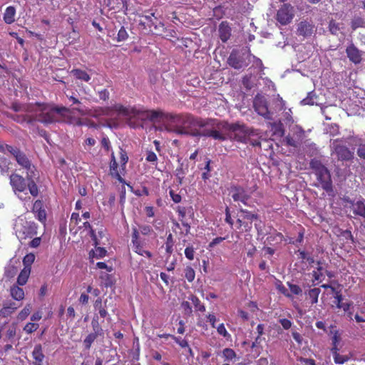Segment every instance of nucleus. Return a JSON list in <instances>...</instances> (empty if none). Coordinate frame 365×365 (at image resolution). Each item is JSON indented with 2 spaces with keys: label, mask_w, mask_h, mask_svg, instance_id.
Returning a JSON list of instances; mask_svg holds the SVG:
<instances>
[{
  "label": "nucleus",
  "mask_w": 365,
  "mask_h": 365,
  "mask_svg": "<svg viewBox=\"0 0 365 365\" xmlns=\"http://www.w3.org/2000/svg\"><path fill=\"white\" fill-rule=\"evenodd\" d=\"M173 125L166 128L168 132L178 135L211 137L210 131L214 130L215 120L195 118L190 115L176 116Z\"/></svg>",
  "instance_id": "f257e3e1"
},
{
  "label": "nucleus",
  "mask_w": 365,
  "mask_h": 365,
  "mask_svg": "<svg viewBox=\"0 0 365 365\" xmlns=\"http://www.w3.org/2000/svg\"><path fill=\"white\" fill-rule=\"evenodd\" d=\"M255 130L248 128L243 125L229 124L215 120L214 130L210 131L211 138L224 141L227 139L245 143L247 141L249 135H254Z\"/></svg>",
  "instance_id": "f03ea898"
},
{
  "label": "nucleus",
  "mask_w": 365,
  "mask_h": 365,
  "mask_svg": "<svg viewBox=\"0 0 365 365\" xmlns=\"http://www.w3.org/2000/svg\"><path fill=\"white\" fill-rule=\"evenodd\" d=\"M36 118L43 123L63 121L70 124L81 125L80 119L72 115V111L66 107L38 106Z\"/></svg>",
  "instance_id": "7ed1b4c3"
},
{
  "label": "nucleus",
  "mask_w": 365,
  "mask_h": 365,
  "mask_svg": "<svg viewBox=\"0 0 365 365\" xmlns=\"http://www.w3.org/2000/svg\"><path fill=\"white\" fill-rule=\"evenodd\" d=\"M113 110L119 115L126 118L127 123L132 128L141 126L146 120L153 121L161 115V113L157 110H145L143 108L125 107L122 105H115Z\"/></svg>",
  "instance_id": "20e7f679"
},
{
  "label": "nucleus",
  "mask_w": 365,
  "mask_h": 365,
  "mask_svg": "<svg viewBox=\"0 0 365 365\" xmlns=\"http://www.w3.org/2000/svg\"><path fill=\"white\" fill-rule=\"evenodd\" d=\"M310 167L314 170L318 185L321 186L324 190L329 191L331 190L332 184L331 175L328 169L319 160L313 159L310 162Z\"/></svg>",
  "instance_id": "39448f33"
},
{
  "label": "nucleus",
  "mask_w": 365,
  "mask_h": 365,
  "mask_svg": "<svg viewBox=\"0 0 365 365\" xmlns=\"http://www.w3.org/2000/svg\"><path fill=\"white\" fill-rule=\"evenodd\" d=\"M0 150L5 152L6 150L14 155L18 164L22 168L27 170V173H34V166H31V162L26 156L17 149H14L8 145H0Z\"/></svg>",
  "instance_id": "423d86ee"
},
{
  "label": "nucleus",
  "mask_w": 365,
  "mask_h": 365,
  "mask_svg": "<svg viewBox=\"0 0 365 365\" xmlns=\"http://www.w3.org/2000/svg\"><path fill=\"white\" fill-rule=\"evenodd\" d=\"M332 153L336 154L339 160H349L353 158V153L339 140H334L330 145Z\"/></svg>",
  "instance_id": "0eeeda50"
},
{
  "label": "nucleus",
  "mask_w": 365,
  "mask_h": 365,
  "mask_svg": "<svg viewBox=\"0 0 365 365\" xmlns=\"http://www.w3.org/2000/svg\"><path fill=\"white\" fill-rule=\"evenodd\" d=\"M10 185L14 193L21 199L24 200L21 193L26 189V180L18 174H12L10 175Z\"/></svg>",
  "instance_id": "6e6552de"
},
{
  "label": "nucleus",
  "mask_w": 365,
  "mask_h": 365,
  "mask_svg": "<svg viewBox=\"0 0 365 365\" xmlns=\"http://www.w3.org/2000/svg\"><path fill=\"white\" fill-rule=\"evenodd\" d=\"M294 9L290 4H284L277 11V20L282 25L291 22L294 17Z\"/></svg>",
  "instance_id": "1a4fd4ad"
},
{
  "label": "nucleus",
  "mask_w": 365,
  "mask_h": 365,
  "mask_svg": "<svg viewBox=\"0 0 365 365\" xmlns=\"http://www.w3.org/2000/svg\"><path fill=\"white\" fill-rule=\"evenodd\" d=\"M254 108L256 112L265 119H272V113L268 110L267 103L264 97L257 96L254 100Z\"/></svg>",
  "instance_id": "9d476101"
},
{
  "label": "nucleus",
  "mask_w": 365,
  "mask_h": 365,
  "mask_svg": "<svg viewBox=\"0 0 365 365\" xmlns=\"http://www.w3.org/2000/svg\"><path fill=\"white\" fill-rule=\"evenodd\" d=\"M230 193L234 201L241 202L245 205H247V200L250 199V195L243 187H234L231 189Z\"/></svg>",
  "instance_id": "9b49d317"
},
{
  "label": "nucleus",
  "mask_w": 365,
  "mask_h": 365,
  "mask_svg": "<svg viewBox=\"0 0 365 365\" xmlns=\"http://www.w3.org/2000/svg\"><path fill=\"white\" fill-rule=\"evenodd\" d=\"M347 56L349 60L354 63H359L361 61V54L360 51L354 46H350L346 48Z\"/></svg>",
  "instance_id": "f8f14e48"
},
{
  "label": "nucleus",
  "mask_w": 365,
  "mask_h": 365,
  "mask_svg": "<svg viewBox=\"0 0 365 365\" xmlns=\"http://www.w3.org/2000/svg\"><path fill=\"white\" fill-rule=\"evenodd\" d=\"M219 35L220 39L223 42H226L230 37L231 29L228 24L226 22H222L219 26Z\"/></svg>",
  "instance_id": "ddd939ff"
},
{
  "label": "nucleus",
  "mask_w": 365,
  "mask_h": 365,
  "mask_svg": "<svg viewBox=\"0 0 365 365\" xmlns=\"http://www.w3.org/2000/svg\"><path fill=\"white\" fill-rule=\"evenodd\" d=\"M313 32V26L307 21H302L298 26L297 33L303 36H311Z\"/></svg>",
  "instance_id": "4468645a"
},
{
  "label": "nucleus",
  "mask_w": 365,
  "mask_h": 365,
  "mask_svg": "<svg viewBox=\"0 0 365 365\" xmlns=\"http://www.w3.org/2000/svg\"><path fill=\"white\" fill-rule=\"evenodd\" d=\"M35 175H36L34 173H27V175H26V179L29 181L28 184H26V187H29V192L34 197H36L38 194V189L37 187V185H36V183L34 182V181L33 180V178H34Z\"/></svg>",
  "instance_id": "2eb2a0df"
},
{
  "label": "nucleus",
  "mask_w": 365,
  "mask_h": 365,
  "mask_svg": "<svg viewBox=\"0 0 365 365\" xmlns=\"http://www.w3.org/2000/svg\"><path fill=\"white\" fill-rule=\"evenodd\" d=\"M32 355L35 360L34 365H41V363L44 359V355L42 352V347L40 344L35 346L32 352Z\"/></svg>",
  "instance_id": "dca6fc26"
},
{
  "label": "nucleus",
  "mask_w": 365,
  "mask_h": 365,
  "mask_svg": "<svg viewBox=\"0 0 365 365\" xmlns=\"http://www.w3.org/2000/svg\"><path fill=\"white\" fill-rule=\"evenodd\" d=\"M149 26L150 27L153 26V28H154L153 33L155 34L159 35V36L163 35L167 31L166 28L165 27L164 24L163 22L158 21L157 19V18H155V21L153 23H151L150 24H149Z\"/></svg>",
  "instance_id": "f3484780"
},
{
  "label": "nucleus",
  "mask_w": 365,
  "mask_h": 365,
  "mask_svg": "<svg viewBox=\"0 0 365 365\" xmlns=\"http://www.w3.org/2000/svg\"><path fill=\"white\" fill-rule=\"evenodd\" d=\"M331 352L333 355V359L335 364H342L348 361L350 357L348 355H342L336 351V349H331Z\"/></svg>",
  "instance_id": "a211bd4d"
},
{
  "label": "nucleus",
  "mask_w": 365,
  "mask_h": 365,
  "mask_svg": "<svg viewBox=\"0 0 365 365\" xmlns=\"http://www.w3.org/2000/svg\"><path fill=\"white\" fill-rule=\"evenodd\" d=\"M15 14H16V9L14 6H8L6 9V11L4 14V21L8 24H10L11 23H13L15 20L14 17H15Z\"/></svg>",
  "instance_id": "6ab92c4d"
},
{
  "label": "nucleus",
  "mask_w": 365,
  "mask_h": 365,
  "mask_svg": "<svg viewBox=\"0 0 365 365\" xmlns=\"http://www.w3.org/2000/svg\"><path fill=\"white\" fill-rule=\"evenodd\" d=\"M31 273V267H24L20 272L17 278V283L23 286L26 284Z\"/></svg>",
  "instance_id": "aec40b11"
},
{
  "label": "nucleus",
  "mask_w": 365,
  "mask_h": 365,
  "mask_svg": "<svg viewBox=\"0 0 365 365\" xmlns=\"http://www.w3.org/2000/svg\"><path fill=\"white\" fill-rule=\"evenodd\" d=\"M240 213L241 214L240 217H242L245 222L247 221V222H248V224H251L252 221L257 220L259 218L257 215L253 214L251 212L242 208L240 209Z\"/></svg>",
  "instance_id": "412c9836"
},
{
  "label": "nucleus",
  "mask_w": 365,
  "mask_h": 365,
  "mask_svg": "<svg viewBox=\"0 0 365 365\" xmlns=\"http://www.w3.org/2000/svg\"><path fill=\"white\" fill-rule=\"evenodd\" d=\"M227 61L230 66L236 69H240L243 67V63L238 59L237 53L234 52L231 53Z\"/></svg>",
  "instance_id": "4be33fe9"
},
{
  "label": "nucleus",
  "mask_w": 365,
  "mask_h": 365,
  "mask_svg": "<svg viewBox=\"0 0 365 365\" xmlns=\"http://www.w3.org/2000/svg\"><path fill=\"white\" fill-rule=\"evenodd\" d=\"M110 173L120 182H123V178H121L118 170V165L116 160H113V162L110 163Z\"/></svg>",
  "instance_id": "5701e85b"
},
{
  "label": "nucleus",
  "mask_w": 365,
  "mask_h": 365,
  "mask_svg": "<svg viewBox=\"0 0 365 365\" xmlns=\"http://www.w3.org/2000/svg\"><path fill=\"white\" fill-rule=\"evenodd\" d=\"M11 295L16 300H22L24 297V292L22 288L13 286L11 288Z\"/></svg>",
  "instance_id": "b1692460"
},
{
  "label": "nucleus",
  "mask_w": 365,
  "mask_h": 365,
  "mask_svg": "<svg viewBox=\"0 0 365 365\" xmlns=\"http://www.w3.org/2000/svg\"><path fill=\"white\" fill-rule=\"evenodd\" d=\"M225 361H232L237 356L235 351L230 348H225L222 352Z\"/></svg>",
  "instance_id": "393cba45"
},
{
  "label": "nucleus",
  "mask_w": 365,
  "mask_h": 365,
  "mask_svg": "<svg viewBox=\"0 0 365 365\" xmlns=\"http://www.w3.org/2000/svg\"><path fill=\"white\" fill-rule=\"evenodd\" d=\"M71 73L76 78L83 81L88 82L91 79L90 76L84 71L80 69H74L71 71Z\"/></svg>",
  "instance_id": "a878e982"
},
{
  "label": "nucleus",
  "mask_w": 365,
  "mask_h": 365,
  "mask_svg": "<svg viewBox=\"0 0 365 365\" xmlns=\"http://www.w3.org/2000/svg\"><path fill=\"white\" fill-rule=\"evenodd\" d=\"M354 212L362 217H365V205L363 202L359 201L353 205Z\"/></svg>",
  "instance_id": "bb28decb"
},
{
  "label": "nucleus",
  "mask_w": 365,
  "mask_h": 365,
  "mask_svg": "<svg viewBox=\"0 0 365 365\" xmlns=\"http://www.w3.org/2000/svg\"><path fill=\"white\" fill-rule=\"evenodd\" d=\"M320 292L321 290L319 288H313L308 292V297L311 299L312 304L317 303Z\"/></svg>",
  "instance_id": "cd10ccee"
},
{
  "label": "nucleus",
  "mask_w": 365,
  "mask_h": 365,
  "mask_svg": "<svg viewBox=\"0 0 365 365\" xmlns=\"http://www.w3.org/2000/svg\"><path fill=\"white\" fill-rule=\"evenodd\" d=\"M41 202L40 200H36L34 204V210H38V219L43 222L46 220V212L43 210H41Z\"/></svg>",
  "instance_id": "c85d7f7f"
},
{
  "label": "nucleus",
  "mask_w": 365,
  "mask_h": 365,
  "mask_svg": "<svg viewBox=\"0 0 365 365\" xmlns=\"http://www.w3.org/2000/svg\"><path fill=\"white\" fill-rule=\"evenodd\" d=\"M259 133L255 130V133L254 135H249L247 141H245V143H250L253 146H259L260 142L259 140Z\"/></svg>",
  "instance_id": "c756f323"
},
{
  "label": "nucleus",
  "mask_w": 365,
  "mask_h": 365,
  "mask_svg": "<svg viewBox=\"0 0 365 365\" xmlns=\"http://www.w3.org/2000/svg\"><path fill=\"white\" fill-rule=\"evenodd\" d=\"M365 26V21L364 19L359 16H355L351 21V28L353 30H355L360 27Z\"/></svg>",
  "instance_id": "7c9ffc66"
},
{
  "label": "nucleus",
  "mask_w": 365,
  "mask_h": 365,
  "mask_svg": "<svg viewBox=\"0 0 365 365\" xmlns=\"http://www.w3.org/2000/svg\"><path fill=\"white\" fill-rule=\"evenodd\" d=\"M106 252L107 251L104 248L96 247L94 250L90 252V257L93 256L96 258H101L106 255Z\"/></svg>",
  "instance_id": "2f4dec72"
},
{
  "label": "nucleus",
  "mask_w": 365,
  "mask_h": 365,
  "mask_svg": "<svg viewBox=\"0 0 365 365\" xmlns=\"http://www.w3.org/2000/svg\"><path fill=\"white\" fill-rule=\"evenodd\" d=\"M31 304H26L25 307L19 312L18 319L19 320H24L31 313Z\"/></svg>",
  "instance_id": "473e14b6"
},
{
  "label": "nucleus",
  "mask_w": 365,
  "mask_h": 365,
  "mask_svg": "<svg viewBox=\"0 0 365 365\" xmlns=\"http://www.w3.org/2000/svg\"><path fill=\"white\" fill-rule=\"evenodd\" d=\"M341 341V337L337 331H336L334 335L331 337V341H332V347L331 349H334V348L336 349V351H339L340 347H339V343Z\"/></svg>",
  "instance_id": "72a5a7b5"
},
{
  "label": "nucleus",
  "mask_w": 365,
  "mask_h": 365,
  "mask_svg": "<svg viewBox=\"0 0 365 365\" xmlns=\"http://www.w3.org/2000/svg\"><path fill=\"white\" fill-rule=\"evenodd\" d=\"M97 336L98 334L96 333H92L86 336V338L83 341V343L86 349H89L91 347L92 343L95 341Z\"/></svg>",
  "instance_id": "f704fd0d"
},
{
  "label": "nucleus",
  "mask_w": 365,
  "mask_h": 365,
  "mask_svg": "<svg viewBox=\"0 0 365 365\" xmlns=\"http://www.w3.org/2000/svg\"><path fill=\"white\" fill-rule=\"evenodd\" d=\"M217 333L224 336L225 339H229L231 337V335L227 332V329H225V327L224 324H220L217 327Z\"/></svg>",
  "instance_id": "c9c22d12"
},
{
  "label": "nucleus",
  "mask_w": 365,
  "mask_h": 365,
  "mask_svg": "<svg viewBox=\"0 0 365 365\" xmlns=\"http://www.w3.org/2000/svg\"><path fill=\"white\" fill-rule=\"evenodd\" d=\"M38 324L29 322L24 327V331L27 334H31L35 331L38 328Z\"/></svg>",
  "instance_id": "e433bc0d"
},
{
  "label": "nucleus",
  "mask_w": 365,
  "mask_h": 365,
  "mask_svg": "<svg viewBox=\"0 0 365 365\" xmlns=\"http://www.w3.org/2000/svg\"><path fill=\"white\" fill-rule=\"evenodd\" d=\"M128 37V34L125 29L122 26L118 32L117 41L118 42L125 41Z\"/></svg>",
  "instance_id": "4c0bfd02"
},
{
  "label": "nucleus",
  "mask_w": 365,
  "mask_h": 365,
  "mask_svg": "<svg viewBox=\"0 0 365 365\" xmlns=\"http://www.w3.org/2000/svg\"><path fill=\"white\" fill-rule=\"evenodd\" d=\"M120 169L122 170H124L125 168V165L126 163H128V157L127 155V153L125 150H123V149H120Z\"/></svg>",
  "instance_id": "58836bf2"
},
{
  "label": "nucleus",
  "mask_w": 365,
  "mask_h": 365,
  "mask_svg": "<svg viewBox=\"0 0 365 365\" xmlns=\"http://www.w3.org/2000/svg\"><path fill=\"white\" fill-rule=\"evenodd\" d=\"M185 277L189 282H192L195 277L194 269L190 267H187L185 269Z\"/></svg>",
  "instance_id": "ea45409f"
},
{
  "label": "nucleus",
  "mask_w": 365,
  "mask_h": 365,
  "mask_svg": "<svg viewBox=\"0 0 365 365\" xmlns=\"http://www.w3.org/2000/svg\"><path fill=\"white\" fill-rule=\"evenodd\" d=\"M34 259L35 255L34 254L26 255L23 259L24 267H31V264L34 262Z\"/></svg>",
  "instance_id": "a19ab883"
},
{
  "label": "nucleus",
  "mask_w": 365,
  "mask_h": 365,
  "mask_svg": "<svg viewBox=\"0 0 365 365\" xmlns=\"http://www.w3.org/2000/svg\"><path fill=\"white\" fill-rule=\"evenodd\" d=\"M276 287L284 296H286L287 297H292V295L288 292L287 288L282 284V283L280 281H277L276 282Z\"/></svg>",
  "instance_id": "79ce46f5"
},
{
  "label": "nucleus",
  "mask_w": 365,
  "mask_h": 365,
  "mask_svg": "<svg viewBox=\"0 0 365 365\" xmlns=\"http://www.w3.org/2000/svg\"><path fill=\"white\" fill-rule=\"evenodd\" d=\"M173 246V237H172V235L170 234L168 235V237H167V241L165 242V250L168 254L172 253Z\"/></svg>",
  "instance_id": "37998d69"
},
{
  "label": "nucleus",
  "mask_w": 365,
  "mask_h": 365,
  "mask_svg": "<svg viewBox=\"0 0 365 365\" xmlns=\"http://www.w3.org/2000/svg\"><path fill=\"white\" fill-rule=\"evenodd\" d=\"M191 300L197 310L202 312L205 311V306L200 303V300L197 297H192Z\"/></svg>",
  "instance_id": "c03bdc74"
},
{
  "label": "nucleus",
  "mask_w": 365,
  "mask_h": 365,
  "mask_svg": "<svg viewBox=\"0 0 365 365\" xmlns=\"http://www.w3.org/2000/svg\"><path fill=\"white\" fill-rule=\"evenodd\" d=\"M237 222L238 224V226H237L238 229L241 228L242 226L245 227V231H248L251 229V225H250L248 224V222H245V220H243L242 217H241L240 216L237 219Z\"/></svg>",
  "instance_id": "a18cd8bd"
},
{
  "label": "nucleus",
  "mask_w": 365,
  "mask_h": 365,
  "mask_svg": "<svg viewBox=\"0 0 365 365\" xmlns=\"http://www.w3.org/2000/svg\"><path fill=\"white\" fill-rule=\"evenodd\" d=\"M285 140H286L287 145L294 147V148H297L300 144V141H301L300 139L297 140L291 136H287L285 138Z\"/></svg>",
  "instance_id": "49530a36"
},
{
  "label": "nucleus",
  "mask_w": 365,
  "mask_h": 365,
  "mask_svg": "<svg viewBox=\"0 0 365 365\" xmlns=\"http://www.w3.org/2000/svg\"><path fill=\"white\" fill-rule=\"evenodd\" d=\"M185 255L188 259L192 260L194 259L195 255V249L193 248V247L190 246L186 247V249L185 250Z\"/></svg>",
  "instance_id": "de8ad7c7"
},
{
  "label": "nucleus",
  "mask_w": 365,
  "mask_h": 365,
  "mask_svg": "<svg viewBox=\"0 0 365 365\" xmlns=\"http://www.w3.org/2000/svg\"><path fill=\"white\" fill-rule=\"evenodd\" d=\"M146 160L150 163H156L158 160V158L156 154L153 151H148L146 153Z\"/></svg>",
  "instance_id": "09e8293b"
},
{
  "label": "nucleus",
  "mask_w": 365,
  "mask_h": 365,
  "mask_svg": "<svg viewBox=\"0 0 365 365\" xmlns=\"http://www.w3.org/2000/svg\"><path fill=\"white\" fill-rule=\"evenodd\" d=\"M135 252H137L140 255H146L148 257H151L152 254L150 252L147 250H143L142 247H140L139 245H136L135 246Z\"/></svg>",
  "instance_id": "8fccbe9b"
},
{
  "label": "nucleus",
  "mask_w": 365,
  "mask_h": 365,
  "mask_svg": "<svg viewBox=\"0 0 365 365\" xmlns=\"http://www.w3.org/2000/svg\"><path fill=\"white\" fill-rule=\"evenodd\" d=\"M80 221H81V218L79 217V214L73 212L71 215V221H70V226H71V225H77Z\"/></svg>",
  "instance_id": "3c124183"
},
{
  "label": "nucleus",
  "mask_w": 365,
  "mask_h": 365,
  "mask_svg": "<svg viewBox=\"0 0 365 365\" xmlns=\"http://www.w3.org/2000/svg\"><path fill=\"white\" fill-rule=\"evenodd\" d=\"M262 341V336H257L255 340L252 344V348L259 350L262 349L261 342Z\"/></svg>",
  "instance_id": "603ef678"
},
{
  "label": "nucleus",
  "mask_w": 365,
  "mask_h": 365,
  "mask_svg": "<svg viewBox=\"0 0 365 365\" xmlns=\"http://www.w3.org/2000/svg\"><path fill=\"white\" fill-rule=\"evenodd\" d=\"M301 103L303 105H310V106L314 105V96L312 93H309L306 98L303 99L301 101Z\"/></svg>",
  "instance_id": "864d4df0"
},
{
  "label": "nucleus",
  "mask_w": 365,
  "mask_h": 365,
  "mask_svg": "<svg viewBox=\"0 0 365 365\" xmlns=\"http://www.w3.org/2000/svg\"><path fill=\"white\" fill-rule=\"evenodd\" d=\"M288 285L292 293L294 294H299L302 292V289L298 285L290 283H288Z\"/></svg>",
  "instance_id": "5fc2aeb1"
},
{
  "label": "nucleus",
  "mask_w": 365,
  "mask_h": 365,
  "mask_svg": "<svg viewBox=\"0 0 365 365\" xmlns=\"http://www.w3.org/2000/svg\"><path fill=\"white\" fill-rule=\"evenodd\" d=\"M181 307H182V309L184 310L185 314H191L192 308L188 302H186V301L182 302L181 304Z\"/></svg>",
  "instance_id": "6e6d98bb"
},
{
  "label": "nucleus",
  "mask_w": 365,
  "mask_h": 365,
  "mask_svg": "<svg viewBox=\"0 0 365 365\" xmlns=\"http://www.w3.org/2000/svg\"><path fill=\"white\" fill-rule=\"evenodd\" d=\"M9 163L6 159L0 158V169L2 173L7 172Z\"/></svg>",
  "instance_id": "4d7b16f0"
},
{
  "label": "nucleus",
  "mask_w": 365,
  "mask_h": 365,
  "mask_svg": "<svg viewBox=\"0 0 365 365\" xmlns=\"http://www.w3.org/2000/svg\"><path fill=\"white\" fill-rule=\"evenodd\" d=\"M357 155L361 158L365 159V143H361L357 149Z\"/></svg>",
  "instance_id": "13d9d810"
},
{
  "label": "nucleus",
  "mask_w": 365,
  "mask_h": 365,
  "mask_svg": "<svg viewBox=\"0 0 365 365\" xmlns=\"http://www.w3.org/2000/svg\"><path fill=\"white\" fill-rule=\"evenodd\" d=\"M173 339L181 347L185 348V347H187L188 346V343H187V341L186 340L182 339L181 338H178V337L174 336H173Z\"/></svg>",
  "instance_id": "bf43d9fd"
},
{
  "label": "nucleus",
  "mask_w": 365,
  "mask_h": 365,
  "mask_svg": "<svg viewBox=\"0 0 365 365\" xmlns=\"http://www.w3.org/2000/svg\"><path fill=\"white\" fill-rule=\"evenodd\" d=\"M170 195L172 198V200L175 202L178 203L181 201V196L177 193H175L173 190H170L169 192Z\"/></svg>",
  "instance_id": "052dcab7"
},
{
  "label": "nucleus",
  "mask_w": 365,
  "mask_h": 365,
  "mask_svg": "<svg viewBox=\"0 0 365 365\" xmlns=\"http://www.w3.org/2000/svg\"><path fill=\"white\" fill-rule=\"evenodd\" d=\"M279 322L284 329H289L292 327L291 321L287 319H282Z\"/></svg>",
  "instance_id": "680f3d73"
},
{
  "label": "nucleus",
  "mask_w": 365,
  "mask_h": 365,
  "mask_svg": "<svg viewBox=\"0 0 365 365\" xmlns=\"http://www.w3.org/2000/svg\"><path fill=\"white\" fill-rule=\"evenodd\" d=\"M339 28L338 25L334 22L331 21L329 24V30L333 34H336V32L339 31Z\"/></svg>",
  "instance_id": "e2e57ef3"
},
{
  "label": "nucleus",
  "mask_w": 365,
  "mask_h": 365,
  "mask_svg": "<svg viewBox=\"0 0 365 365\" xmlns=\"http://www.w3.org/2000/svg\"><path fill=\"white\" fill-rule=\"evenodd\" d=\"M99 98L103 101L107 100L109 98V92L106 89L100 91Z\"/></svg>",
  "instance_id": "0e129e2a"
},
{
  "label": "nucleus",
  "mask_w": 365,
  "mask_h": 365,
  "mask_svg": "<svg viewBox=\"0 0 365 365\" xmlns=\"http://www.w3.org/2000/svg\"><path fill=\"white\" fill-rule=\"evenodd\" d=\"M207 318L209 322L211 324L212 327L213 328H215L216 327L215 322L217 321L215 316L212 314H210L207 316Z\"/></svg>",
  "instance_id": "69168bd1"
},
{
  "label": "nucleus",
  "mask_w": 365,
  "mask_h": 365,
  "mask_svg": "<svg viewBox=\"0 0 365 365\" xmlns=\"http://www.w3.org/2000/svg\"><path fill=\"white\" fill-rule=\"evenodd\" d=\"M101 145L102 146L106 149L107 150H109L110 148V140L109 139L107 138V137H104L103 138L102 140H101Z\"/></svg>",
  "instance_id": "338daca9"
},
{
  "label": "nucleus",
  "mask_w": 365,
  "mask_h": 365,
  "mask_svg": "<svg viewBox=\"0 0 365 365\" xmlns=\"http://www.w3.org/2000/svg\"><path fill=\"white\" fill-rule=\"evenodd\" d=\"M88 299H89L88 295L83 293V294H81V295L79 298V302L83 304H86L88 302Z\"/></svg>",
  "instance_id": "774afa93"
}]
</instances>
